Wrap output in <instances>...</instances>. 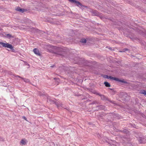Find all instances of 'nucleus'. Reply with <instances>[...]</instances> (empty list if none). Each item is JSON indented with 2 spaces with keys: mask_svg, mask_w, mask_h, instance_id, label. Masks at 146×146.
Listing matches in <instances>:
<instances>
[{
  "mask_svg": "<svg viewBox=\"0 0 146 146\" xmlns=\"http://www.w3.org/2000/svg\"><path fill=\"white\" fill-rule=\"evenodd\" d=\"M52 48L55 50L54 53L57 54L61 56H64L65 54L64 49L61 48H59L56 46H52Z\"/></svg>",
  "mask_w": 146,
  "mask_h": 146,
  "instance_id": "f257e3e1",
  "label": "nucleus"
},
{
  "mask_svg": "<svg viewBox=\"0 0 146 146\" xmlns=\"http://www.w3.org/2000/svg\"><path fill=\"white\" fill-rule=\"evenodd\" d=\"M109 78L110 79H112L114 80L119 82H121L125 84L127 83V82L126 81L124 80L123 79L122 80L119 79L118 78L114 77H113L110 76V77H109Z\"/></svg>",
  "mask_w": 146,
  "mask_h": 146,
  "instance_id": "f03ea898",
  "label": "nucleus"
},
{
  "mask_svg": "<svg viewBox=\"0 0 146 146\" xmlns=\"http://www.w3.org/2000/svg\"><path fill=\"white\" fill-rule=\"evenodd\" d=\"M71 3H75L76 5L79 7V5H80V8H82L83 7H87L83 5H82L80 2L78 1H76V0H68Z\"/></svg>",
  "mask_w": 146,
  "mask_h": 146,
  "instance_id": "7ed1b4c3",
  "label": "nucleus"
},
{
  "mask_svg": "<svg viewBox=\"0 0 146 146\" xmlns=\"http://www.w3.org/2000/svg\"><path fill=\"white\" fill-rule=\"evenodd\" d=\"M1 45L3 47H7L11 49L13 48V46L11 44H9L8 43H4L3 42L1 43Z\"/></svg>",
  "mask_w": 146,
  "mask_h": 146,
  "instance_id": "20e7f679",
  "label": "nucleus"
},
{
  "mask_svg": "<svg viewBox=\"0 0 146 146\" xmlns=\"http://www.w3.org/2000/svg\"><path fill=\"white\" fill-rule=\"evenodd\" d=\"M138 139L140 143H145L144 137L143 136L139 137L138 138Z\"/></svg>",
  "mask_w": 146,
  "mask_h": 146,
  "instance_id": "39448f33",
  "label": "nucleus"
},
{
  "mask_svg": "<svg viewBox=\"0 0 146 146\" xmlns=\"http://www.w3.org/2000/svg\"><path fill=\"white\" fill-rule=\"evenodd\" d=\"M121 98L124 100H127V98L129 97L126 93H123L121 95Z\"/></svg>",
  "mask_w": 146,
  "mask_h": 146,
  "instance_id": "423d86ee",
  "label": "nucleus"
},
{
  "mask_svg": "<svg viewBox=\"0 0 146 146\" xmlns=\"http://www.w3.org/2000/svg\"><path fill=\"white\" fill-rule=\"evenodd\" d=\"M16 10L21 12V13H23L25 11V10L23 9H22L21 8L19 7H17L15 9Z\"/></svg>",
  "mask_w": 146,
  "mask_h": 146,
  "instance_id": "0eeeda50",
  "label": "nucleus"
},
{
  "mask_svg": "<svg viewBox=\"0 0 146 146\" xmlns=\"http://www.w3.org/2000/svg\"><path fill=\"white\" fill-rule=\"evenodd\" d=\"M33 52L36 54L38 56H40V54L39 53V51L38 49L36 48L34 49L33 50Z\"/></svg>",
  "mask_w": 146,
  "mask_h": 146,
  "instance_id": "6e6552de",
  "label": "nucleus"
},
{
  "mask_svg": "<svg viewBox=\"0 0 146 146\" xmlns=\"http://www.w3.org/2000/svg\"><path fill=\"white\" fill-rule=\"evenodd\" d=\"M92 15H97L98 16L99 14L98 12L95 10L93 11H92Z\"/></svg>",
  "mask_w": 146,
  "mask_h": 146,
  "instance_id": "1a4fd4ad",
  "label": "nucleus"
},
{
  "mask_svg": "<svg viewBox=\"0 0 146 146\" xmlns=\"http://www.w3.org/2000/svg\"><path fill=\"white\" fill-rule=\"evenodd\" d=\"M139 93L141 94H143L145 96H146V91L144 90H141Z\"/></svg>",
  "mask_w": 146,
  "mask_h": 146,
  "instance_id": "9d476101",
  "label": "nucleus"
},
{
  "mask_svg": "<svg viewBox=\"0 0 146 146\" xmlns=\"http://www.w3.org/2000/svg\"><path fill=\"white\" fill-rule=\"evenodd\" d=\"M16 76L18 77H19L23 79L24 80V81L25 82H28L29 81V80L28 79H27L23 78L22 77H20L19 76Z\"/></svg>",
  "mask_w": 146,
  "mask_h": 146,
  "instance_id": "9b49d317",
  "label": "nucleus"
},
{
  "mask_svg": "<svg viewBox=\"0 0 146 146\" xmlns=\"http://www.w3.org/2000/svg\"><path fill=\"white\" fill-rule=\"evenodd\" d=\"M100 96L101 97V99L102 100H106V97L103 95L100 94Z\"/></svg>",
  "mask_w": 146,
  "mask_h": 146,
  "instance_id": "f8f14e48",
  "label": "nucleus"
},
{
  "mask_svg": "<svg viewBox=\"0 0 146 146\" xmlns=\"http://www.w3.org/2000/svg\"><path fill=\"white\" fill-rule=\"evenodd\" d=\"M104 84L105 85V86L107 87H110V85L108 82H105L104 83Z\"/></svg>",
  "mask_w": 146,
  "mask_h": 146,
  "instance_id": "ddd939ff",
  "label": "nucleus"
},
{
  "mask_svg": "<svg viewBox=\"0 0 146 146\" xmlns=\"http://www.w3.org/2000/svg\"><path fill=\"white\" fill-rule=\"evenodd\" d=\"M20 143H21V144H22V145H25L26 144V142L23 139H22Z\"/></svg>",
  "mask_w": 146,
  "mask_h": 146,
  "instance_id": "4468645a",
  "label": "nucleus"
},
{
  "mask_svg": "<svg viewBox=\"0 0 146 146\" xmlns=\"http://www.w3.org/2000/svg\"><path fill=\"white\" fill-rule=\"evenodd\" d=\"M6 36H7L8 38H10L11 37L13 38V36H12L11 35L9 34H7L6 35Z\"/></svg>",
  "mask_w": 146,
  "mask_h": 146,
  "instance_id": "2eb2a0df",
  "label": "nucleus"
},
{
  "mask_svg": "<svg viewBox=\"0 0 146 146\" xmlns=\"http://www.w3.org/2000/svg\"><path fill=\"white\" fill-rule=\"evenodd\" d=\"M81 41L82 43H85L86 42V40L85 39H81Z\"/></svg>",
  "mask_w": 146,
  "mask_h": 146,
  "instance_id": "dca6fc26",
  "label": "nucleus"
},
{
  "mask_svg": "<svg viewBox=\"0 0 146 146\" xmlns=\"http://www.w3.org/2000/svg\"><path fill=\"white\" fill-rule=\"evenodd\" d=\"M55 103L58 108L60 106H61L62 104H59V105L58 104V103L57 102H55Z\"/></svg>",
  "mask_w": 146,
  "mask_h": 146,
  "instance_id": "f3484780",
  "label": "nucleus"
},
{
  "mask_svg": "<svg viewBox=\"0 0 146 146\" xmlns=\"http://www.w3.org/2000/svg\"><path fill=\"white\" fill-rule=\"evenodd\" d=\"M119 144L117 143L114 142V143L112 144V146H118Z\"/></svg>",
  "mask_w": 146,
  "mask_h": 146,
  "instance_id": "a211bd4d",
  "label": "nucleus"
},
{
  "mask_svg": "<svg viewBox=\"0 0 146 146\" xmlns=\"http://www.w3.org/2000/svg\"><path fill=\"white\" fill-rule=\"evenodd\" d=\"M98 103H99V102L98 101H94L92 102V103L91 104H98Z\"/></svg>",
  "mask_w": 146,
  "mask_h": 146,
  "instance_id": "6ab92c4d",
  "label": "nucleus"
},
{
  "mask_svg": "<svg viewBox=\"0 0 146 146\" xmlns=\"http://www.w3.org/2000/svg\"><path fill=\"white\" fill-rule=\"evenodd\" d=\"M98 107H100V108H99L100 109H104L105 108V106H98Z\"/></svg>",
  "mask_w": 146,
  "mask_h": 146,
  "instance_id": "aec40b11",
  "label": "nucleus"
},
{
  "mask_svg": "<svg viewBox=\"0 0 146 146\" xmlns=\"http://www.w3.org/2000/svg\"><path fill=\"white\" fill-rule=\"evenodd\" d=\"M110 76H108V75H106V76H105V78H107L109 79V77H110Z\"/></svg>",
  "mask_w": 146,
  "mask_h": 146,
  "instance_id": "412c9836",
  "label": "nucleus"
},
{
  "mask_svg": "<svg viewBox=\"0 0 146 146\" xmlns=\"http://www.w3.org/2000/svg\"><path fill=\"white\" fill-rule=\"evenodd\" d=\"M95 94L97 95H99L100 96V94L99 93H98V92H96L95 93Z\"/></svg>",
  "mask_w": 146,
  "mask_h": 146,
  "instance_id": "4be33fe9",
  "label": "nucleus"
},
{
  "mask_svg": "<svg viewBox=\"0 0 146 146\" xmlns=\"http://www.w3.org/2000/svg\"><path fill=\"white\" fill-rule=\"evenodd\" d=\"M125 51V50H119V52H124Z\"/></svg>",
  "mask_w": 146,
  "mask_h": 146,
  "instance_id": "5701e85b",
  "label": "nucleus"
},
{
  "mask_svg": "<svg viewBox=\"0 0 146 146\" xmlns=\"http://www.w3.org/2000/svg\"><path fill=\"white\" fill-rule=\"evenodd\" d=\"M23 118L26 121H27V119L24 116L23 117Z\"/></svg>",
  "mask_w": 146,
  "mask_h": 146,
  "instance_id": "b1692460",
  "label": "nucleus"
},
{
  "mask_svg": "<svg viewBox=\"0 0 146 146\" xmlns=\"http://www.w3.org/2000/svg\"><path fill=\"white\" fill-rule=\"evenodd\" d=\"M127 131L125 129L123 130V132H124V133H126L127 132Z\"/></svg>",
  "mask_w": 146,
  "mask_h": 146,
  "instance_id": "393cba45",
  "label": "nucleus"
},
{
  "mask_svg": "<svg viewBox=\"0 0 146 146\" xmlns=\"http://www.w3.org/2000/svg\"><path fill=\"white\" fill-rule=\"evenodd\" d=\"M123 50H125V51L128 50V49L127 48H125L123 49Z\"/></svg>",
  "mask_w": 146,
  "mask_h": 146,
  "instance_id": "a878e982",
  "label": "nucleus"
},
{
  "mask_svg": "<svg viewBox=\"0 0 146 146\" xmlns=\"http://www.w3.org/2000/svg\"><path fill=\"white\" fill-rule=\"evenodd\" d=\"M2 43V42H0V44H1V43Z\"/></svg>",
  "mask_w": 146,
  "mask_h": 146,
  "instance_id": "bb28decb",
  "label": "nucleus"
},
{
  "mask_svg": "<svg viewBox=\"0 0 146 146\" xmlns=\"http://www.w3.org/2000/svg\"><path fill=\"white\" fill-rule=\"evenodd\" d=\"M110 49H111V48H110Z\"/></svg>",
  "mask_w": 146,
  "mask_h": 146,
  "instance_id": "cd10ccee",
  "label": "nucleus"
},
{
  "mask_svg": "<svg viewBox=\"0 0 146 146\" xmlns=\"http://www.w3.org/2000/svg\"><path fill=\"white\" fill-rule=\"evenodd\" d=\"M110 49H111V48H110Z\"/></svg>",
  "mask_w": 146,
  "mask_h": 146,
  "instance_id": "c85d7f7f",
  "label": "nucleus"
},
{
  "mask_svg": "<svg viewBox=\"0 0 146 146\" xmlns=\"http://www.w3.org/2000/svg\"><path fill=\"white\" fill-rule=\"evenodd\" d=\"M56 79V78H54V79Z\"/></svg>",
  "mask_w": 146,
  "mask_h": 146,
  "instance_id": "c756f323",
  "label": "nucleus"
}]
</instances>
